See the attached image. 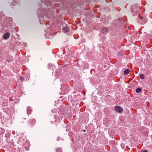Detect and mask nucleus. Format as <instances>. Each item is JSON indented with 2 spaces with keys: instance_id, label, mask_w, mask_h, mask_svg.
Wrapping results in <instances>:
<instances>
[{
  "instance_id": "f257e3e1",
  "label": "nucleus",
  "mask_w": 152,
  "mask_h": 152,
  "mask_svg": "<svg viewBox=\"0 0 152 152\" xmlns=\"http://www.w3.org/2000/svg\"><path fill=\"white\" fill-rule=\"evenodd\" d=\"M35 120L34 118H31L28 122L27 124L28 126L31 127L33 126L35 124Z\"/></svg>"
},
{
  "instance_id": "f03ea898",
  "label": "nucleus",
  "mask_w": 152,
  "mask_h": 152,
  "mask_svg": "<svg viewBox=\"0 0 152 152\" xmlns=\"http://www.w3.org/2000/svg\"><path fill=\"white\" fill-rule=\"evenodd\" d=\"M114 110L116 112L120 113L122 112L123 111V109L122 108L118 106H115Z\"/></svg>"
},
{
  "instance_id": "7ed1b4c3",
  "label": "nucleus",
  "mask_w": 152,
  "mask_h": 152,
  "mask_svg": "<svg viewBox=\"0 0 152 152\" xmlns=\"http://www.w3.org/2000/svg\"><path fill=\"white\" fill-rule=\"evenodd\" d=\"M139 18L141 20L140 22L142 24H144L146 23L147 22V19L145 17H142L140 16H139Z\"/></svg>"
},
{
  "instance_id": "20e7f679",
  "label": "nucleus",
  "mask_w": 152,
  "mask_h": 152,
  "mask_svg": "<svg viewBox=\"0 0 152 152\" xmlns=\"http://www.w3.org/2000/svg\"><path fill=\"white\" fill-rule=\"evenodd\" d=\"M102 32L103 34H107L109 32L108 28L106 27H103Z\"/></svg>"
},
{
  "instance_id": "39448f33",
  "label": "nucleus",
  "mask_w": 152,
  "mask_h": 152,
  "mask_svg": "<svg viewBox=\"0 0 152 152\" xmlns=\"http://www.w3.org/2000/svg\"><path fill=\"white\" fill-rule=\"evenodd\" d=\"M116 22L117 23V24H118L119 25H120L121 24H122L123 23L124 21L122 20L121 18H118L117 20H116Z\"/></svg>"
},
{
  "instance_id": "423d86ee",
  "label": "nucleus",
  "mask_w": 152,
  "mask_h": 152,
  "mask_svg": "<svg viewBox=\"0 0 152 152\" xmlns=\"http://www.w3.org/2000/svg\"><path fill=\"white\" fill-rule=\"evenodd\" d=\"M10 36V34L9 33L7 32L4 34L3 36V38L4 39H6L9 38Z\"/></svg>"
},
{
  "instance_id": "0eeeda50",
  "label": "nucleus",
  "mask_w": 152,
  "mask_h": 152,
  "mask_svg": "<svg viewBox=\"0 0 152 152\" xmlns=\"http://www.w3.org/2000/svg\"><path fill=\"white\" fill-rule=\"evenodd\" d=\"M42 2H44V3H45V4L46 5H47V6H50V5H51L52 4V2L51 1H49V3H48L47 2V0H46L45 1H42Z\"/></svg>"
},
{
  "instance_id": "6e6552de",
  "label": "nucleus",
  "mask_w": 152,
  "mask_h": 152,
  "mask_svg": "<svg viewBox=\"0 0 152 152\" xmlns=\"http://www.w3.org/2000/svg\"><path fill=\"white\" fill-rule=\"evenodd\" d=\"M31 108L30 107H27V113L28 114H30L31 112Z\"/></svg>"
},
{
  "instance_id": "1a4fd4ad",
  "label": "nucleus",
  "mask_w": 152,
  "mask_h": 152,
  "mask_svg": "<svg viewBox=\"0 0 152 152\" xmlns=\"http://www.w3.org/2000/svg\"><path fill=\"white\" fill-rule=\"evenodd\" d=\"M62 29L64 32H67L69 31V28L67 26L64 27Z\"/></svg>"
},
{
  "instance_id": "9d476101",
  "label": "nucleus",
  "mask_w": 152,
  "mask_h": 152,
  "mask_svg": "<svg viewBox=\"0 0 152 152\" xmlns=\"http://www.w3.org/2000/svg\"><path fill=\"white\" fill-rule=\"evenodd\" d=\"M129 72V69H125L124 71V74L125 75H127L128 74Z\"/></svg>"
},
{
  "instance_id": "9b49d317",
  "label": "nucleus",
  "mask_w": 152,
  "mask_h": 152,
  "mask_svg": "<svg viewBox=\"0 0 152 152\" xmlns=\"http://www.w3.org/2000/svg\"><path fill=\"white\" fill-rule=\"evenodd\" d=\"M142 89L141 88H139L136 89V91L137 93H138L141 92L142 91Z\"/></svg>"
},
{
  "instance_id": "f8f14e48",
  "label": "nucleus",
  "mask_w": 152,
  "mask_h": 152,
  "mask_svg": "<svg viewBox=\"0 0 152 152\" xmlns=\"http://www.w3.org/2000/svg\"><path fill=\"white\" fill-rule=\"evenodd\" d=\"M140 77L143 80L145 78V77L143 74H141L140 75Z\"/></svg>"
},
{
  "instance_id": "ddd939ff",
  "label": "nucleus",
  "mask_w": 152,
  "mask_h": 152,
  "mask_svg": "<svg viewBox=\"0 0 152 152\" xmlns=\"http://www.w3.org/2000/svg\"><path fill=\"white\" fill-rule=\"evenodd\" d=\"M56 152H62V150L60 148H58L56 149Z\"/></svg>"
},
{
  "instance_id": "4468645a",
  "label": "nucleus",
  "mask_w": 152,
  "mask_h": 152,
  "mask_svg": "<svg viewBox=\"0 0 152 152\" xmlns=\"http://www.w3.org/2000/svg\"><path fill=\"white\" fill-rule=\"evenodd\" d=\"M12 4L13 5L15 6L17 4V2H15L14 1H13V2H12Z\"/></svg>"
},
{
  "instance_id": "2eb2a0df",
  "label": "nucleus",
  "mask_w": 152,
  "mask_h": 152,
  "mask_svg": "<svg viewBox=\"0 0 152 152\" xmlns=\"http://www.w3.org/2000/svg\"><path fill=\"white\" fill-rule=\"evenodd\" d=\"M26 118H23L21 120V123H23L24 122L23 120H26Z\"/></svg>"
},
{
  "instance_id": "dca6fc26",
  "label": "nucleus",
  "mask_w": 152,
  "mask_h": 152,
  "mask_svg": "<svg viewBox=\"0 0 152 152\" xmlns=\"http://www.w3.org/2000/svg\"><path fill=\"white\" fill-rule=\"evenodd\" d=\"M139 10V9H135V10H134V12H137Z\"/></svg>"
},
{
  "instance_id": "f3484780",
  "label": "nucleus",
  "mask_w": 152,
  "mask_h": 152,
  "mask_svg": "<svg viewBox=\"0 0 152 152\" xmlns=\"http://www.w3.org/2000/svg\"><path fill=\"white\" fill-rule=\"evenodd\" d=\"M69 136H72V134L71 132H70L69 133Z\"/></svg>"
},
{
  "instance_id": "a211bd4d",
  "label": "nucleus",
  "mask_w": 152,
  "mask_h": 152,
  "mask_svg": "<svg viewBox=\"0 0 152 152\" xmlns=\"http://www.w3.org/2000/svg\"><path fill=\"white\" fill-rule=\"evenodd\" d=\"M20 80L21 81L24 80L23 77H20Z\"/></svg>"
},
{
  "instance_id": "6ab92c4d",
  "label": "nucleus",
  "mask_w": 152,
  "mask_h": 152,
  "mask_svg": "<svg viewBox=\"0 0 152 152\" xmlns=\"http://www.w3.org/2000/svg\"><path fill=\"white\" fill-rule=\"evenodd\" d=\"M53 1L54 2H56L58 1V0H53Z\"/></svg>"
},
{
  "instance_id": "aec40b11",
  "label": "nucleus",
  "mask_w": 152,
  "mask_h": 152,
  "mask_svg": "<svg viewBox=\"0 0 152 152\" xmlns=\"http://www.w3.org/2000/svg\"><path fill=\"white\" fill-rule=\"evenodd\" d=\"M142 152H148L146 150H145Z\"/></svg>"
},
{
  "instance_id": "412c9836",
  "label": "nucleus",
  "mask_w": 152,
  "mask_h": 152,
  "mask_svg": "<svg viewBox=\"0 0 152 152\" xmlns=\"http://www.w3.org/2000/svg\"><path fill=\"white\" fill-rule=\"evenodd\" d=\"M83 131L84 132H86V130H85V129Z\"/></svg>"
}]
</instances>
